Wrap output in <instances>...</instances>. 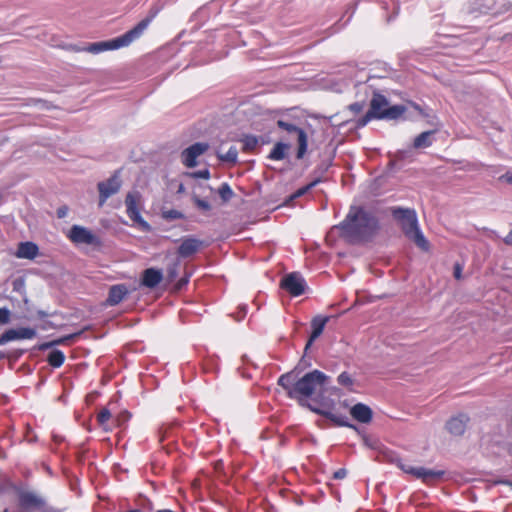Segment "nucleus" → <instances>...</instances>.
Instances as JSON below:
<instances>
[{
  "mask_svg": "<svg viewBox=\"0 0 512 512\" xmlns=\"http://www.w3.org/2000/svg\"><path fill=\"white\" fill-rule=\"evenodd\" d=\"M377 216L362 206H351L344 220L334 229L341 231V236L349 243L371 241L380 231Z\"/></svg>",
  "mask_w": 512,
  "mask_h": 512,
  "instance_id": "nucleus-1",
  "label": "nucleus"
},
{
  "mask_svg": "<svg viewBox=\"0 0 512 512\" xmlns=\"http://www.w3.org/2000/svg\"><path fill=\"white\" fill-rule=\"evenodd\" d=\"M331 378L320 370H313L306 373L301 378L295 371L282 374L277 384L281 386L289 398L301 400L312 397L313 394H324L328 391Z\"/></svg>",
  "mask_w": 512,
  "mask_h": 512,
  "instance_id": "nucleus-2",
  "label": "nucleus"
},
{
  "mask_svg": "<svg viewBox=\"0 0 512 512\" xmlns=\"http://www.w3.org/2000/svg\"><path fill=\"white\" fill-rule=\"evenodd\" d=\"M156 14L157 11L151 12L149 16L141 20L132 29L128 30L124 34L110 40L90 43L85 48H83V51L92 54H99L104 51L116 50L129 46L133 41L141 37Z\"/></svg>",
  "mask_w": 512,
  "mask_h": 512,
  "instance_id": "nucleus-3",
  "label": "nucleus"
},
{
  "mask_svg": "<svg viewBox=\"0 0 512 512\" xmlns=\"http://www.w3.org/2000/svg\"><path fill=\"white\" fill-rule=\"evenodd\" d=\"M390 213L409 240L413 241L422 250H429V242L419 227L415 209L395 206L390 208Z\"/></svg>",
  "mask_w": 512,
  "mask_h": 512,
  "instance_id": "nucleus-4",
  "label": "nucleus"
},
{
  "mask_svg": "<svg viewBox=\"0 0 512 512\" xmlns=\"http://www.w3.org/2000/svg\"><path fill=\"white\" fill-rule=\"evenodd\" d=\"M405 111L406 107L404 105L389 106V102L384 95L374 93L369 110L365 115L357 119L356 127L363 128L372 119L396 120L401 117Z\"/></svg>",
  "mask_w": 512,
  "mask_h": 512,
  "instance_id": "nucleus-5",
  "label": "nucleus"
},
{
  "mask_svg": "<svg viewBox=\"0 0 512 512\" xmlns=\"http://www.w3.org/2000/svg\"><path fill=\"white\" fill-rule=\"evenodd\" d=\"M392 463H394L404 473L410 474L417 479H421L422 482L425 484H431V483L441 479L445 474L444 470H435V469H427L425 467L411 466V465L405 463L399 457L393 458Z\"/></svg>",
  "mask_w": 512,
  "mask_h": 512,
  "instance_id": "nucleus-6",
  "label": "nucleus"
},
{
  "mask_svg": "<svg viewBox=\"0 0 512 512\" xmlns=\"http://www.w3.org/2000/svg\"><path fill=\"white\" fill-rule=\"evenodd\" d=\"M121 186V169L115 170L107 180L98 182L99 207H102L111 196L117 194Z\"/></svg>",
  "mask_w": 512,
  "mask_h": 512,
  "instance_id": "nucleus-7",
  "label": "nucleus"
},
{
  "mask_svg": "<svg viewBox=\"0 0 512 512\" xmlns=\"http://www.w3.org/2000/svg\"><path fill=\"white\" fill-rule=\"evenodd\" d=\"M280 287L291 296L298 297L305 293L307 283L301 273L291 272L281 279Z\"/></svg>",
  "mask_w": 512,
  "mask_h": 512,
  "instance_id": "nucleus-8",
  "label": "nucleus"
},
{
  "mask_svg": "<svg viewBox=\"0 0 512 512\" xmlns=\"http://www.w3.org/2000/svg\"><path fill=\"white\" fill-rule=\"evenodd\" d=\"M277 126L280 129L285 130L289 134L297 135L298 149L296 158L302 159L306 154L308 148V136L305 130L281 119L277 121Z\"/></svg>",
  "mask_w": 512,
  "mask_h": 512,
  "instance_id": "nucleus-9",
  "label": "nucleus"
},
{
  "mask_svg": "<svg viewBox=\"0 0 512 512\" xmlns=\"http://www.w3.org/2000/svg\"><path fill=\"white\" fill-rule=\"evenodd\" d=\"M68 237L76 244H86L91 246H101L102 244L101 239L97 235L80 225H73L70 228Z\"/></svg>",
  "mask_w": 512,
  "mask_h": 512,
  "instance_id": "nucleus-10",
  "label": "nucleus"
},
{
  "mask_svg": "<svg viewBox=\"0 0 512 512\" xmlns=\"http://www.w3.org/2000/svg\"><path fill=\"white\" fill-rule=\"evenodd\" d=\"M503 0H473L470 2L467 13L477 17L481 14L496 15L502 12L497 4H502Z\"/></svg>",
  "mask_w": 512,
  "mask_h": 512,
  "instance_id": "nucleus-11",
  "label": "nucleus"
},
{
  "mask_svg": "<svg viewBox=\"0 0 512 512\" xmlns=\"http://www.w3.org/2000/svg\"><path fill=\"white\" fill-rule=\"evenodd\" d=\"M138 193L129 192L125 198L126 213L128 217L136 224H138L144 231H150L151 226L141 216L137 206Z\"/></svg>",
  "mask_w": 512,
  "mask_h": 512,
  "instance_id": "nucleus-12",
  "label": "nucleus"
},
{
  "mask_svg": "<svg viewBox=\"0 0 512 512\" xmlns=\"http://www.w3.org/2000/svg\"><path fill=\"white\" fill-rule=\"evenodd\" d=\"M208 148V143L204 142H196L190 145L181 153L182 163L188 168L195 167L197 165V158L203 153H205L208 150Z\"/></svg>",
  "mask_w": 512,
  "mask_h": 512,
  "instance_id": "nucleus-13",
  "label": "nucleus"
},
{
  "mask_svg": "<svg viewBox=\"0 0 512 512\" xmlns=\"http://www.w3.org/2000/svg\"><path fill=\"white\" fill-rule=\"evenodd\" d=\"M470 421V417L466 413H459L455 416H452L446 422L447 431L453 436H462L467 428V425Z\"/></svg>",
  "mask_w": 512,
  "mask_h": 512,
  "instance_id": "nucleus-14",
  "label": "nucleus"
},
{
  "mask_svg": "<svg viewBox=\"0 0 512 512\" xmlns=\"http://www.w3.org/2000/svg\"><path fill=\"white\" fill-rule=\"evenodd\" d=\"M44 499L34 492L20 491L18 493V503L23 509L35 508L40 510L44 505Z\"/></svg>",
  "mask_w": 512,
  "mask_h": 512,
  "instance_id": "nucleus-15",
  "label": "nucleus"
},
{
  "mask_svg": "<svg viewBox=\"0 0 512 512\" xmlns=\"http://www.w3.org/2000/svg\"><path fill=\"white\" fill-rule=\"evenodd\" d=\"M328 321H329V317L322 316V315H317L311 320L312 332H311L309 339L305 345V349H304L305 353L312 346L314 341L323 333L325 325L327 324Z\"/></svg>",
  "mask_w": 512,
  "mask_h": 512,
  "instance_id": "nucleus-16",
  "label": "nucleus"
},
{
  "mask_svg": "<svg viewBox=\"0 0 512 512\" xmlns=\"http://www.w3.org/2000/svg\"><path fill=\"white\" fill-rule=\"evenodd\" d=\"M163 280V272L161 269L150 267L145 269L142 272L141 276V285L149 288L154 289L156 288L160 282Z\"/></svg>",
  "mask_w": 512,
  "mask_h": 512,
  "instance_id": "nucleus-17",
  "label": "nucleus"
},
{
  "mask_svg": "<svg viewBox=\"0 0 512 512\" xmlns=\"http://www.w3.org/2000/svg\"><path fill=\"white\" fill-rule=\"evenodd\" d=\"M202 241L194 237H186L182 240L177 249V253L181 258H188L199 251Z\"/></svg>",
  "mask_w": 512,
  "mask_h": 512,
  "instance_id": "nucleus-18",
  "label": "nucleus"
},
{
  "mask_svg": "<svg viewBox=\"0 0 512 512\" xmlns=\"http://www.w3.org/2000/svg\"><path fill=\"white\" fill-rule=\"evenodd\" d=\"M129 289L125 284H115L109 288L108 297L106 299L107 306L118 305L128 294Z\"/></svg>",
  "mask_w": 512,
  "mask_h": 512,
  "instance_id": "nucleus-19",
  "label": "nucleus"
},
{
  "mask_svg": "<svg viewBox=\"0 0 512 512\" xmlns=\"http://www.w3.org/2000/svg\"><path fill=\"white\" fill-rule=\"evenodd\" d=\"M310 409L314 412H316L319 415L324 416L326 419L332 421L337 426L340 427H349L352 429H356V426L349 422L348 417L339 413H334L329 410H322L318 408H313L312 406H309Z\"/></svg>",
  "mask_w": 512,
  "mask_h": 512,
  "instance_id": "nucleus-20",
  "label": "nucleus"
},
{
  "mask_svg": "<svg viewBox=\"0 0 512 512\" xmlns=\"http://www.w3.org/2000/svg\"><path fill=\"white\" fill-rule=\"evenodd\" d=\"M351 416L360 423L367 424L373 418L372 409L363 403H357L350 409Z\"/></svg>",
  "mask_w": 512,
  "mask_h": 512,
  "instance_id": "nucleus-21",
  "label": "nucleus"
},
{
  "mask_svg": "<svg viewBox=\"0 0 512 512\" xmlns=\"http://www.w3.org/2000/svg\"><path fill=\"white\" fill-rule=\"evenodd\" d=\"M39 254V247L31 241L21 242L18 245L16 256L21 259H35Z\"/></svg>",
  "mask_w": 512,
  "mask_h": 512,
  "instance_id": "nucleus-22",
  "label": "nucleus"
},
{
  "mask_svg": "<svg viewBox=\"0 0 512 512\" xmlns=\"http://www.w3.org/2000/svg\"><path fill=\"white\" fill-rule=\"evenodd\" d=\"M436 129L424 131L414 138L413 147L416 149L428 148L434 142V134Z\"/></svg>",
  "mask_w": 512,
  "mask_h": 512,
  "instance_id": "nucleus-23",
  "label": "nucleus"
},
{
  "mask_svg": "<svg viewBox=\"0 0 512 512\" xmlns=\"http://www.w3.org/2000/svg\"><path fill=\"white\" fill-rule=\"evenodd\" d=\"M80 334H81V332H76V333L65 335L63 337H60V338L55 339V340L50 341V342L41 343V344H39L37 346V349L39 351H45V350L51 349V348H53L55 346H58V345H64L68 341L73 340V339L77 338L78 336H80Z\"/></svg>",
  "mask_w": 512,
  "mask_h": 512,
  "instance_id": "nucleus-24",
  "label": "nucleus"
},
{
  "mask_svg": "<svg viewBox=\"0 0 512 512\" xmlns=\"http://www.w3.org/2000/svg\"><path fill=\"white\" fill-rule=\"evenodd\" d=\"M289 147L290 145L287 143L277 142L270 151L267 158L274 161L283 160L286 157V151L289 149Z\"/></svg>",
  "mask_w": 512,
  "mask_h": 512,
  "instance_id": "nucleus-25",
  "label": "nucleus"
},
{
  "mask_svg": "<svg viewBox=\"0 0 512 512\" xmlns=\"http://www.w3.org/2000/svg\"><path fill=\"white\" fill-rule=\"evenodd\" d=\"M65 361V355L61 350L53 349L47 357V362L53 368H59Z\"/></svg>",
  "mask_w": 512,
  "mask_h": 512,
  "instance_id": "nucleus-26",
  "label": "nucleus"
},
{
  "mask_svg": "<svg viewBox=\"0 0 512 512\" xmlns=\"http://www.w3.org/2000/svg\"><path fill=\"white\" fill-rule=\"evenodd\" d=\"M321 181H322L321 177L315 178L312 182H310L309 184L299 188L292 195H290L289 201H293V200H295V199L305 195L309 190H311L313 187H315Z\"/></svg>",
  "mask_w": 512,
  "mask_h": 512,
  "instance_id": "nucleus-27",
  "label": "nucleus"
},
{
  "mask_svg": "<svg viewBox=\"0 0 512 512\" xmlns=\"http://www.w3.org/2000/svg\"><path fill=\"white\" fill-rule=\"evenodd\" d=\"M220 161L235 164L238 158V150L235 146H231L224 154H218Z\"/></svg>",
  "mask_w": 512,
  "mask_h": 512,
  "instance_id": "nucleus-28",
  "label": "nucleus"
},
{
  "mask_svg": "<svg viewBox=\"0 0 512 512\" xmlns=\"http://www.w3.org/2000/svg\"><path fill=\"white\" fill-rule=\"evenodd\" d=\"M217 193L223 202H228L234 197V192L227 182H223L219 186Z\"/></svg>",
  "mask_w": 512,
  "mask_h": 512,
  "instance_id": "nucleus-29",
  "label": "nucleus"
},
{
  "mask_svg": "<svg viewBox=\"0 0 512 512\" xmlns=\"http://www.w3.org/2000/svg\"><path fill=\"white\" fill-rule=\"evenodd\" d=\"M180 261L175 260L171 264L168 265L166 270V278L169 283L173 282L179 274Z\"/></svg>",
  "mask_w": 512,
  "mask_h": 512,
  "instance_id": "nucleus-30",
  "label": "nucleus"
},
{
  "mask_svg": "<svg viewBox=\"0 0 512 512\" xmlns=\"http://www.w3.org/2000/svg\"><path fill=\"white\" fill-rule=\"evenodd\" d=\"M20 339L19 331L18 329H9L5 331L0 336V345H5L6 343L14 340Z\"/></svg>",
  "mask_w": 512,
  "mask_h": 512,
  "instance_id": "nucleus-31",
  "label": "nucleus"
},
{
  "mask_svg": "<svg viewBox=\"0 0 512 512\" xmlns=\"http://www.w3.org/2000/svg\"><path fill=\"white\" fill-rule=\"evenodd\" d=\"M337 382L339 385L347 388L348 390H353L352 386L354 384V379L348 372L344 371L341 374H339V376L337 377Z\"/></svg>",
  "mask_w": 512,
  "mask_h": 512,
  "instance_id": "nucleus-32",
  "label": "nucleus"
},
{
  "mask_svg": "<svg viewBox=\"0 0 512 512\" xmlns=\"http://www.w3.org/2000/svg\"><path fill=\"white\" fill-rule=\"evenodd\" d=\"M161 216L166 221H173L185 218V215L176 209L162 210Z\"/></svg>",
  "mask_w": 512,
  "mask_h": 512,
  "instance_id": "nucleus-33",
  "label": "nucleus"
},
{
  "mask_svg": "<svg viewBox=\"0 0 512 512\" xmlns=\"http://www.w3.org/2000/svg\"><path fill=\"white\" fill-rule=\"evenodd\" d=\"M243 149L250 151L256 148L258 145V138L254 135H245L242 139Z\"/></svg>",
  "mask_w": 512,
  "mask_h": 512,
  "instance_id": "nucleus-34",
  "label": "nucleus"
},
{
  "mask_svg": "<svg viewBox=\"0 0 512 512\" xmlns=\"http://www.w3.org/2000/svg\"><path fill=\"white\" fill-rule=\"evenodd\" d=\"M392 72V69L387 67L386 65L383 66L382 70L381 71H378V73H373V74H370L369 76H367L365 82H369L371 79H374V78H387L388 76H390Z\"/></svg>",
  "mask_w": 512,
  "mask_h": 512,
  "instance_id": "nucleus-35",
  "label": "nucleus"
},
{
  "mask_svg": "<svg viewBox=\"0 0 512 512\" xmlns=\"http://www.w3.org/2000/svg\"><path fill=\"white\" fill-rule=\"evenodd\" d=\"M111 418V412L108 408H103L97 415L98 423L104 427L107 431L108 429L105 427L106 422Z\"/></svg>",
  "mask_w": 512,
  "mask_h": 512,
  "instance_id": "nucleus-36",
  "label": "nucleus"
},
{
  "mask_svg": "<svg viewBox=\"0 0 512 512\" xmlns=\"http://www.w3.org/2000/svg\"><path fill=\"white\" fill-rule=\"evenodd\" d=\"M192 199L198 209L205 211V212H208L211 210V204L207 200L201 199L197 195H194Z\"/></svg>",
  "mask_w": 512,
  "mask_h": 512,
  "instance_id": "nucleus-37",
  "label": "nucleus"
},
{
  "mask_svg": "<svg viewBox=\"0 0 512 512\" xmlns=\"http://www.w3.org/2000/svg\"><path fill=\"white\" fill-rule=\"evenodd\" d=\"M18 331L20 339H32L36 336V330L30 327H21Z\"/></svg>",
  "mask_w": 512,
  "mask_h": 512,
  "instance_id": "nucleus-38",
  "label": "nucleus"
},
{
  "mask_svg": "<svg viewBox=\"0 0 512 512\" xmlns=\"http://www.w3.org/2000/svg\"><path fill=\"white\" fill-rule=\"evenodd\" d=\"M11 312L7 307L0 308V324H8L10 322Z\"/></svg>",
  "mask_w": 512,
  "mask_h": 512,
  "instance_id": "nucleus-39",
  "label": "nucleus"
},
{
  "mask_svg": "<svg viewBox=\"0 0 512 512\" xmlns=\"http://www.w3.org/2000/svg\"><path fill=\"white\" fill-rule=\"evenodd\" d=\"M348 109L354 114L357 115L361 113L364 109V103L363 102H354L348 106Z\"/></svg>",
  "mask_w": 512,
  "mask_h": 512,
  "instance_id": "nucleus-40",
  "label": "nucleus"
},
{
  "mask_svg": "<svg viewBox=\"0 0 512 512\" xmlns=\"http://www.w3.org/2000/svg\"><path fill=\"white\" fill-rule=\"evenodd\" d=\"M192 177L194 178H201V179H208L210 177V172L208 169H203L196 171L192 173Z\"/></svg>",
  "mask_w": 512,
  "mask_h": 512,
  "instance_id": "nucleus-41",
  "label": "nucleus"
},
{
  "mask_svg": "<svg viewBox=\"0 0 512 512\" xmlns=\"http://www.w3.org/2000/svg\"><path fill=\"white\" fill-rule=\"evenodd\" d=\"M347 476V470L345 468H340L333 473V479L341 480Z\"/></svg>",
  "mask_w": 512,
  "mask_h": 512,
  "instance_id": "nucleus-42",
  "label": "nucleus"
},
{
  "mask_svg": "<svg viewBox=\"0 0 512 512\" xmlns=\"http://www.w3.org/2000/svg\"><path fill=\"white\" fill-rule=\"evenodd\" d=\"M68 211H69V209H68V207H67V206H65V205H64V206L59 207V208L57 209V217H58L59 219L65 218V217L67 216V214H68Z\"/></svg>",
  "mask_w": 512,
  "mask_h": 512,
  "instance_id": "nucleus-43",
  "label": "nucleus"
},
{
  "mask_svg": "<svg viewBox=\"0 0 512 512\" xmlns=\"http://www.w3.org/2000/svg\"><path fill=\"white\" fill-rule=\"evenodd\" d=\"M453 275L458 280L462 278V267L459 263L454 265Z\"/></svg>",
  "mask_w": 512,
  "mask_h": 512,
  "instance_id": "nucleus-44",
  "label": "nucleus"
},
{
  "mask_svg": "<svg viewBox=\"0 0 512 512\" xmlns=\"http://www.w3.org/2000/svg\"><path fill=\"white\" fill-rule=\"evenodd\" d=\"M247 314V306L246 305H241L239 306V312H238V316L236 318L237 321H240L242 320Z\"/></svg>",
  "mask_w": 512,
  "mask_h": 512,
  "instance_id": "nucleus-45",
  "label": "nucleus"
},
{
  "mask_svg": "<svg viewBox=\"0 0 512 512\" xmlns=\"http://www.w3.org/2000/svg\"><path fill=\"white\" fill-rule=\"evenodd\" d=\"M41 512H61L60 509H57L55 507L49 506L46 504V501H44L43 507L40 509Z\"/></svg>",
  "mask_w": 512,
  "mask_h": 512,
  "instance_id": "nucleus-46",
  "label": "nucleus"
},
{
  "mask_svg": "<svg viewBox=\"0 0 512 512\" xmlns=\"http://www.w3.org/2000/svg\"><path fill=\"white\" fill-rule=\"evenodd\" d=\"M499 180L512 185V173L507 172V173L503 174L502 176H500Z\"/></svg>",
  "mask_w": 512,
  "mask_h": 512,
  "instance_id": "nucleus-47",
  "label": "nucleus"
},
{
  "mask_svg": "<svg viewBox=\"0 0 512 512\" xmlns=\"http://www.w3.org/2000/svg\"><path fill=\"white\" fill-rule=\"evenodd\" d=\"M503 241H504L505 244L512 246V229L507 234V236L503 239Z\"/></svg>",
  "mask_w": 512,
  "mask_h": 512,
  "instance_id": "nucleus-48",
  "label": "nucleus"
},
{
  "mask_svg": "<svg viewBox=\"0 0 512 512\" xmlns=\"http://www.w3.org/2000/svg\"><path fill=\"white\" fill-rule=\"evenodd\" d=\"M37 316L39 317V319H44L45 317L49 316V314L43 310H38Z\"/></svg>",
  "mask_w": 512,
  "mask_h": 512,
  "instance_id": "nucleus-49",
  "label": "nucleus"
},
{
  "mask_svg": "<svg viewBox=\"0 0 512 512\" xmlns=\"http://www.w3.org/2000/svg\"><path fill=\"white\" fill-rule=\"evenodd\" d=\"M413 106H414V108H415V109H417V110L419 111V113H420L423 117H429V115H428V114H426V113L423 111V109H422V108H420V106H419V105L414 104Z\"/></svg>",
  "mask_w": 512,
  "mask_h": 512,
  "instance_id": "nucleus-50",
  "label": "nucleus"
},
{
  "mask_svg": "<svg viewBox=\"0 0 512 512\" xmlns=\"http://www.w3.org/2000/svg\"><path fill=\"white\" fill-rule=\"evenodd\" d=\"M189 282V278L186 277V278H182L179 283H178V287L181 288L182 286L186 285L187 283Z\"/></svg>",
  "mask_w": 512,
  "mask_h": 512,
  "instance_id": "nucleus-51",
  "label": "nucleus"
},
{
  "mask_svg": "<svg viewBox=\"0 0 512 512\" xmlns=\"http://www.w3.org/2000/svg\"><path fill=\"white\" fill-rule=\"evenodd\" d=\"M330 164H323L321 166L318 167V170L321 171V173H324L327 171L328 167H329Z\"/></svg>",
  "mask_w": 512,
  "mask_h": 512,
  "instance_id": "nucleus-52",
  "label": "nucleus"
},
{
  "mask_svg": "<svg viewBox=\"0 0 512 512\" xmlns=\"http://www.w3.org/2000/svg\"><path fill=\"white\" fill-rule=\"evenodd\" d=\"M396 164H397V161H396V160H392V161H390V163H389V165H390V166H392V167L396 166Z\"/></svg>",
  "mask_w": 512,
  "mask_h": 512,
  "instance_id": "nucleus-53",
  "label": "nucleus"
},
{
  "mask_svg": "<svg viewBox=\"0 0 512 512\" xmlns=\"http://www.w3.org/2000/svg\"><path fill=\"white\" fill-rule=\"evenodd\" d=\"M183 190H184V186H183V184H180L178 192H182Z\"/></svg>",
  "mask_w": 512,
  "mask_h": 512,
  "instance_id": "nucleus-54",
  "label": "nucleus"
},
{
  "mask_svg": "<svg viewBox=\"0 0 512 512\" xmlns=\"http://www.w3.org/2000/svg\"><path fill=\"white\" fill-rule=\"evenodd\" d=\"M502 483L507 484L512 487V481H503Z\"/></svg>",
  "mask_w": 512,
  "mask_h": 512,
  "instance_id": "nucleus-55",
  "label": "nucleus"
},
{
  "mask_svg": "<svg viewBox=\"0 0 512 512\" xmlns=\"http://www.w3.org/2000/svg\"><path fill=\"white\" fill-rule=\"evenodd\" d=\"M353 13H354V10L350 13V15H349V17H348V19H347V22H349V21H350V19H351V18H352V16H353Z\"/></svg>",
  "mask_w": 512,
  "mask_h": 512,
  "instance_id": "nucleus-56",
  "label": "nucleus"
},
{
  "mask_svg": "<svg viewBox=\"0 0 512 512\" xmlns=\"http://www.w3.org/2000/svg\"><path fill=\"white\" fill-rule=\"evenodd\" d=\"M4 358V354L0 352V360Z\"/></svg>",
  "mask_w": 512,
  "mask_h": 512,
  "instance_id": "nucleus-57",
  "label": "nucleus"
},
{
  "mask_svg": "<svg viewBox=\"0 0 512 512\" xmlns=\"http://www.w3.org/2000/svg\"><path fill=\"white\" fill-rule=\"evenodd\" d=\"M511 6H512V4H511Z\"/></svg>",
  "mask_w": 512,
  "mask_h": 512,
  "instance_id": "nucleus-58",
  "label": "nucleus"
}]
</instances>
